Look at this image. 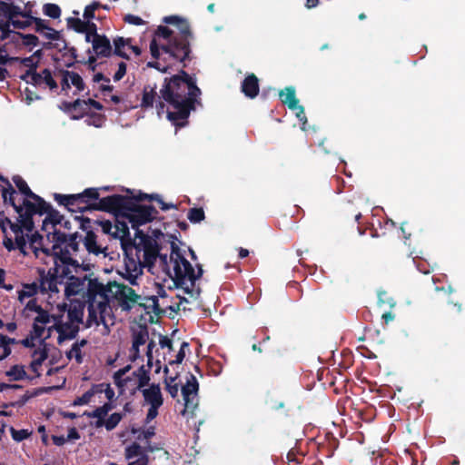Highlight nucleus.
Segmentation results:
<instances>
[{
    "instance_id": "obj_1",
    "label": "nucleus",
    "mask_w": 465,
    "mask_h": 465,
    "mask_svg": "<svg viewBox=\"0 0 465 465\" xmlns=\"http://www.w3.org/2000/svg\"><path fill=\"white\" fill-rule=\"evenodd\" d=\"M63 216L56 213H50L43 220L42 230L46 232L47 239L53 243L51 252L48 249L39 247L37 253L41 251L46 252L47 257L53 262L54 267L48 271L50 278H45L41 283L44 291L58 292V284L64 285V294L67 298L79 296L89 300V316L96 324H104L107 327L114 323L110 302L115 301L118 306L125 312L130 311L134 305L140 303L141 296L124 284L108 282L106 285L95 279L84 276L79 278L74 275L80 269L89 271V264H80L69 256L63 245L65 244L64 234L56 230Z\"/></svg>"
},
{
    "instance_id": "obj_2",
    "label": "nucleus",
    "mask_w": 465,
    "mask_h": 465,
    "mask_svg": "<svg viewBox=\"0 0 465 465\" xmlns=\"http://www.w3.org/2000/svg\"><path fill=\"white\" fill-rule=\"evenodd\" d=\"M57 308L61 314L50 316L35 300L28 301L25 305V311L35 312L36 315L34 318L32 331L21 343L25 347L33 350L30 371L36 377L41 375L44 370L43 364L47 359L48 344L45 341L51 335L52 326L46 327V325L52 320L54 321V327L59 333L58 341L62 342L66 339L74 337L78 331V324L82 321L83 310L81 308L74 307L66 310L65 304L58 305Z\"/></svg>"
},
{
    "instance_id": "obj_3",
    "label": "nucleus",
    "mask_w": 465,
    "mask_h": 465,
    "mask_svg": "<svg viewBox=\"0 0 465 465\" xmlns=\"http://www.w3.org/2000/svg\"><path fill=\"white\" fill-rule=\"evenodd\" d=\"M0 180L6 185V187L1 185L4 202L10 203L18 214L17 223L10 224L11 230L15 233L16 243L24 254L33 252L37 255V251L42 245V237L38 233L33 232L32 216L37 213H46V218L50 213H60L54 211L49 212V204L35 194L21 177L15 176L13 180L23 195L22 204L20 203L21 199H18V194L11 184L2 177Z\"/></svg>"
},
{
    "instance_id": "obj_4",
    "label": "nucleus",
    "mask_w": 465,
    "mask_h": 465,
    "mask_svg": "<svg viewBox=\"0 0 465 465\" xmlns=\"http://www.w3.org/2000/svg\"><path fill=\"white\" fill-rule=\"evenodd\" d=\"M164 22L168 26H159L150 44L151 54L156 59L148 65L165 73L169 68L182 62L189 53L188 23L177 16H167Z\"/></svg>"
},
{
    "instance_id": "obj_5",
    "label": "nucleus",
    "mask_w": 465,
    "mask_h": 465,
    "mask_svg": "<svg viewBox=\"0 0 465 465\" xmlns=\"http://www.w3.org/2000/svg\"><path fill=\"white\" fill-rule=\"evenodd\" d=\"M158 261L173 286L177 290L178 298L188 302L199 297L201 289L198 281L203 271L201 267L195 270L174 243L172 244L170 255H160Z\"/></svg>"
},
{
    "instance_id": "obj_6",
    "label": "nucleus",
    "mask_w": 465,
    "mask_h": 465,
    "mask_svg": "<svg viewBox=\"0 0 465 465\" xmlns=\"http://www.w3.org/2000/svg\"><path fill=\"white\" fill-rule=\"evenodd\" d=\"M199 94V88L187 74L183 72L181 75L173 76L161 90V97L168 104L167 119L183 126Z\"/></svg>"
},
{
    "instance_id": "obj_7",
    "label": "nucleus",
    "mask_w": 465,
    "mask_h": 465,
    "mask_svg": "<svg viewBox=\"0 0 465 465\" xmlns=\"http://www.w3.org/2000/svg\"><path fill=\"white\" fill-rule=\"evenodd\" d=\"M101 203L108 209L119 211L120 216L134 229L151 222L155 214L153 207L132 203L119 195L104 198Z\"/></svg>"
},
{
    "instance_id": "obj_8",
    "label": "nucleus",
    "mask_w": 465,
    "mask_h": 465,
    "mask_svg": "<svg viewBox=\"0 0 465 465\" xmlns=\"http://www.w3.org/2000/svg\"><path fill=\"white\" fill-rule=\"evenodd\" d=\"M0 38L5 39L13 29H24L32 24L30 12L20 6L0 3Z\"/></svg>"
},
{
    "instance_id": "obj_9",
    "label": "nucleus",
    "mask_w": 465,
    "mask_h": 465,
    "mask_svg": "<svg viewBox=\"0 0 465 465\" xmlns=\"http://www.w3.org/2000/svg\"><path fill=\"white\" fill-rule=\"evenodd\" d=\"M147 371L141 367L136 371L130 372V368L119 370L114 373V381L122 392L134 393L149 381Z\"/></svg>"
},
{
    "instance_id": "obj_10",
    "label": "nucleus",
    "mask_w": 465,
    "mask_h": 465,
    "mask_svg": "<svg viewBox=\"0 0 465 465\" xmlns=\"http://www.w3.org/2000/svg\"><path fill=\"white\" fill-rule=\"evenodd\" d=\"M188 346L189 345L187 342H182L180 349L174 358H173V356L171 355L168 358H166V356H163V360L167 362V364L164 365L165 390L173 398H176L179 394L181 381L178 380V371H173L172 373L170 371V367H174L175 365L183 361V358L185 357V349H187Z\"/></svg>"
},
{
    "instance_id": "obj_11",
    "label": "nucleus",
    "mask_w": 465,
    "mask_h": 465,
    "mask_svg": "<svg viewBox=\"0 0 465 465\" xmlns=\"http://www.w3.org/2000/svg\"><path fill=\"white\" fill-rule=\"evenodd\" d=\"M114 398V391L107 383L93 385L82 396L77 397L74 401V406H83L89 403H102L104 401H112Z\"/></svg>"
},
{
    "instance_id": "obj_12",
    "label": "nucleus",
    "mask_w": 465,
    "mask_h": 465,
    "mask_svg": "<svg viewBox=\"0 0 465 465\" xmlns=\"http://www.w3.org/2000/svg\"><path fill=\"white\" fill-rule=\"evenodd\" d=\"M143 396L145 403L150 406L146 415V420L149 422L158 415V409L163 403L161 388L159 385L152 384L143 390Z\"/></svg>"
},
{
    "instance_id": "obj_13",
    "label": "nucleus",
    "mask_w": 465,
    "mask_h": 465,
    "mask_svg": "<svg viewBox=\"0 0 465 465\" xmlns=\"http://www.w3.org/2000/svg\"><path fill=\"white\" fill-rule=\"evenodd\" d=\"M279 95L283 104H287L291 110L296 111V116L302 122V129L305 130L307 119L303 107L299 104V100L296 98L295 89L293 87H286L280 92Z\"/></svg>"
},
{
    "instance_id": "obj_14",
    "label": "nucleus",
    "mask_w": 465,
    "mask_h": 465,
    "mask_svg": "<svg viewBox=\"0 0 465 465\" xmlns=\"http://www.w3.org/2000/svg\"><path fill=\"white\" fill-rule=\"evenodd\" d=\"M198 389L199 384L196 378L193 374H188L186 382L181 389L185 410H193L196 407Z\"/></svg>"
},
{
    "instance_id": "obj_15",
    "label": "nucleus",
    "mask_w": 465,
    "mask_h": 465,
    "mask_svg": "<svg viewBox=\"0 0 465 465\" xmlns=\"http://www.w3.org/2000/svg\"><path fill=\"white\" fill-rule=\"evenodd\" d=\"M61 85L62 91L66 94H69L70 93L73 94H77L84 88V84L82 77L78 74L71 71L62 72Z\"/></svg>"
},
{
    "instance_id": "obj_16",
    "label": "nucleus",
    "mask_w": 465,
    "mask_h": 465,
    "mask_svg": "<svg viewBox=\"0 0 465 465\" xmlns=\"http://www.w3.org/2000/svg\"><path fill=\"white\" fill-rule=\"evenodd\" d=\"M124 455L128 461L127 465H148L146 450L136 443L127 446Z\"/></svg>"
},
{
    "instance_id": "obj_17",
    "label": "nucleus",
    "mask_w": 465,
    "mask_h": 465,
    "mask_svg": "<svg viewBox=\"0 0 465 465\" xmlns=\"http://www.w3.org/2000/svg\"><path fill=\"white\" fill-rule=\"evenodd\" d=\"M85 40L92 43L96 54L107 56L112 52L110 41L105 36L96 35L95 32L87 34Z\"/></svg>"
},
{
    "instance_id": "obj_18",
    "label": "nucleus",
    "mask_w": 465,
    "mask_h": 465,
    "mask_svg": "<svg viewBox=\"0 0 465 465\" xmlns=\"http://www.w3.org/2000/svg\"><path fill=\"white\" fill-rule=\"evenodd\" d=\"M114 53L120 56L129 58L132 54L138 56L141 50L131 43V39L117 37L114 39Z\"/></svg>"
},
{
    "instance_id": "obj_19",
    "label": "nucleus",
    "mask_w": 465,
    "mask_h": 465,
    "mask_svg": "<svg viewBox=\"0 0 465 465\" xmlns=\"http://www.w3.org/2000/svg\"><path fill=\"white\" fill-rule=\"evenodd\" d=\"M41 51L36 50L31 56L23 58L21 63L24 66L28 68L27 73L22 76V78L29 83V82H36V75L34 72V69L36 67L37 64L40 61Z\"/></svg>"
},
{
    "instance_id": "obj_20",
    "label": "nucleus",
    "mask_w": 465,
    "mask_h": 465,
    "mask_svg": "<svg viewBox=\"0 0 465 465\" xmlns=\"http://www.w3.org/2000/svg\"><path fill=\"white\" fill-rule=\"evenodd\" d=\"M142 273L143 266L141 263H138L134 260H130L126 262L124 272L122 274L131 284H136L137 279L142 275Z\"/></svg>"
},
{
    "instance_id": "obj_21",
    "label": "nucleus",
    "mask_w": 465,
    "mask_h": 465,
    "mask_svg": "<svg viewBox=\"0 0 465 465\" xmlns=\"http://www.w3.org/2000/svg\"><path fill=\"white\" fill-rule=\"evenodd\" d=\"M148 341V332L141 331L134 335L133 344L130 352V358L134 361L140 355L141 347L145 346Z\"/></svg>"
},
{
    "instance_id": "obj_22",
    "label": "nucleus",
    "mask_w": 465,
    "mask_h": 465,
    "mask_svg": "<svg viewBox=\"0 0 465 465\" xmlns=\"http://www.w3.org/2000/svg\"><path fill=\"white\" fill-rule=\"evenodd\" d=\"M242 91L250 97L254 98L259 92L258 78L253 74H249L242 84Z\"/></svg>"
},
{
    "instance_id": "obj_23",
    "label": "nucleus",
    "mask_w": 465,
    "mask_h": 465,
    "mask_svg": "<svg viewBox=\"0 0 465 465\" xmlns=\"http://www.w3.org/2000/svg\"><path fill=\"white\" fill-rule=\"evenodd\" d=\"M35 29L36 32L39 33L43 37L47 39L49 43L54 41L55 38L58 37L59 35H61V32L50 27L45 21L41 19L35 20Z\"/></svg>"
},
{
    "instance_id": "obj_24",
    "label": "nucleus",
    "mask_w": 465,
    "mask_h": 465,
    "mask_svg": "<svg viewBox=\"0 0 465 465\" xmlns=\"http://www.w3.org/2000/svg\"><path fill=\"white\" fill-rule=\"evenodd\" d=\"M68 24L70 27H72L76 32L80 33H85V35L87 34H92L95 32V25L92 22H88L84 18V20H81L80 18H70L68 19Z\"/></svg>"
},
{
    "instance_id": "obj_25",
    "label": "nucleus",
    "mask_w": 465,
    "mask_h": 465,
    "mask_svg": "<svg viewBox=\"0 0 465 465\" xmlns=\"http://www.w3.org/2000/svg\"><path fill=\"white\" fill-rule=\"evenodd\" d=\"M83 196L97 199L99 193L96 189L90 188L86 189L82 194L58 195L56 198L59 199L60 203L70 205L73 204L76 199H79Z\"/></svg>"
},
{
    "instance_id": "obj_26",
    "label": "nucleus",
    "mask_w": 465,
    "mask_h": 465,
    "mask_svg": "<svg viewBox=\"0 0 465 465\" xmlns=\"http://www.w3.org/2000/svg\"><path fill=\"white\" fill-rule=\"evenodd\" d=\"M146 356H147V365L149 368H154V371L156 373L160 372L162 364L159 358H156L154 361V353L158 352V347L153 341H150L146 346Z\"/></svg>"
},
{
    "instance_id": "obj_27",
    "label": "nucleus",
    "mask_w": 465,
    "mask_h": 465,
    "mask_svg": "<svg viewBox=\"0 0 465 465\" xmlns=\"http://www.w3.org/2000/svg\"><path fill=\"white\" fill-rule=\"evenodd\" d=\"M84 244L90 253L98 255L103 253L105 248L97 244L96 236L94 232H88L84 237Z\"/></svg>"
},
{
    "instance_id": "obj_28",
    "label": "nucleus",
    "mask_w": 465,
    "mask_h": 465,
    "mask_svg": "<svg viewBox=\"0 0 465 465\" xmlns=\"http://www.w3.org/2000/svg\"><path fill=\"white\" fill-rule=\"evenodd\" d=\"M52 48L58 50L59 52L65 51V54L69 56L70 61L75 57L74 50L73 48L68 49L67 44L62 34L55 38L54 41L49 44Z\"/></svg>"
},
{
    "instance_id": "obj_29",
    "label": "nucleus",
    "mask_w": 465,
    "mask_h": 465,
    "mask_svg": "<svg viewBox=\"0 0 465 465\" xmlns=\"http://www.w3.org/2000/svg\"><path fill=\"white\" fill-rule=\"evenodd\" d=\"M38 285L36 283L24 284L17 292L18 300L21 303L25 302L27 299L32 298L37 293Z\"/></svg>"
},
{
    "instance_id": "obj_30",
    "label": "nucleus",
    "mask_w": 465,
    "mask_h": 465,
    "mask_svg": "<svg viewBox=\"0 0 465 465\" xmlns=\"http://www.w3.org/2000/svg\"><path fill=\"white\" fill-rule=\"evenodd\" d=\"M101 407L88 413V416L96 419L95 421H104L107 418L108 412L113 409L111 401H104Z\"/></svg>"
},
{
    "instance_id": "obj_31",
    "label": "nucleus",
    "mask_w": 465,
    "mask_h": 465,
    "mask_svg": "<svg viewBox=\"0 0 465 465\" xmlns=\"http://www.w3.org/2000/svg\"><path fill=\"white\" fill-rule=\"evenodd\" d=\"M123 416L121 413L114 412L108 416L104 421H95V427H104L107 430H114L121 421Z\"/></svg>"
},
{
    "instance_id": "obj_32",
    "label": "nucleus",
    "mask_w": 465,
    "mask_h": 465,
    "mask_svg": "<svg viewBox=\"0 0 465 465\" xmlns=\"http://www.w3.org/2000/svg\"><path fill=\"white\" fill-rule=\"evenodd\" d=\"M127 221L124 219V221L117 220L114 223V233L113 236L114 238L124 240L129 235V228L127 226Z\"/></svg>"
},
{
    "instance_id": "obj_33",
    "label": "nucleus",
    "mask_w": 465,
    "mask_h": 465,
    "mask_svg": "<svg viewBox=\"0 0 465 465\" xmlns=\"http://www.w3.org/2000/svg\"><path fill=\"white\" fill-rule=\"evenodd\" d=\"M85 344L86 341L84 340L81 341L80 342L74 343L67 352V357L70 360H74L77 363H80L83 360L82 348Z\"/></svg>"
},
{
    "instance_id": "obj_34",
    "label": "nucleus",
    "mask_w": 465,
    "mask_h": 465,
    "mask_svg": "<svg viewBox=\"0 0 465 465\" xmlns=\"http://www.w3.org/2000/svg\"><path fill=\"white\" fill-rule=\"evenodd\" d=\"M74 107H80L81 109L84 110L86 113H90L93 110H100L102 108V105L98 102H96L93 99L83 100V101L76 100L74 102Z\"/></svg>"
},
{
    "instance_id": "obj_35",
    "label": "nucleus",
    "mask_w": 465,
    "mask_h": 465,
    "mask_svg": "<svg viewBox=\"0 0 465 465\" xmlns=\"http://www.w3.org/2000/svg\"><path fill=\"white\" fill-rule=\"evenodd\" d=\"M6 376L10 381H20L25 378L26 372L23 365H14L6 371Z\"/></svg>"
},
{
    "instance_id": "obj_36",
    "label": "nucleus",
    "mask_w": 465,
    "mask_h": 465,
    "mask_svg": "<svg viewBox=\"0 0 465 465\" xmlns=\"http://www.w3.org/2000/svg\"><path fill=\"white\" fill-rule=\"evenodd\" d=\"M131 432L135 436L138 440H147L153 435V429L149 428L147 430H141L134 427L131 428Z\"/></svg>"
},
{
    "instance_id": "obj_37",
    "label": "nucleus",
    "mask_w": 465,
    "mask_h": 465,
    "mask_svg": "<svg viewBox=\"0 0 465 465\" xmlns=\"http://www.w3.org/2000/svg\"><path fill=\"white\" fill-rule=\"evenodd\" d=\"M155 96V92L153 88L146 87L144 88L143 94V100H142V105L143 106H152L153 104V99Z\"/></svg>"
},
{
    "instance_id": "obj_38",
    "label": "nucleus",
    "mask_w": 465,
    "mask_h": 465,
    "mask_svg": "<svg viewBox=\"0 0 465 465\" xmlns=\"http://www.w3.org/2000/svg\"><path fill=\"white\" fill-rule=\"evenodd\" d=\"M44 13L49 17L58 18L61 15V9L54 4H46L44 6Z\"/></svg>"
},
{
    "instance_id": "obj_39",
    "label": "nucleus",
    "mask_w": 465,
    "mask_h": 465,
    "mask_svg": "<svg viewBox=\"0 0 465 465\" xmlns=\"http://www.w3.org/2000/svg\"><path fill=\"white\" fill-rule=\"evenodd\" d=\"M42 80L50 89H54L57 87L55 81L53 79L51 73L47 70L43 72V74L40 76H36V82Z\"/></svg>"
},
{
    "instance_id": "obj_40",
    "label": "nucleus",
    "mask_w": 465,
    "mask_h": 465,
    "mask_svg": "<svg viewBox=\"0 0 465 465\" xmlns=\"http://www.w3.org/2000/svg\"><path fill=\"white\" fill-rule=\"evenodd\" d=\"M187 217L192 223H199L204 219V212L203 209L193 208L189 211Z\"/></svg>"
},
{
    "instance_id": "obj_41",
    "label": "nucleus",
    "mask_w": 465,
    "mask_h": 465,
    "mask_svg": "<svg viewBox=\"0 0 465 465\" xmlns=\"http://www.w3.org/2000/svg\"><path fill=\"white\" fill-rule=\"evenodd\" d=\"M12 437L16 441H21L30 436V432L27 430H16L14 428H10Z\"/></svg>"
},
{
    "instance_id": "obj_42",
    "label": "nucleus",
    "mask_w": 465,
    "mask_h": 465,
    "mask_svg": "<svg viewBox=\"0 0 465 465\" xmlns=\"http://www.w3.org/2000/svg\"><path fill=\"white\" fill-rule=\"evenodd\" d=\"M20 37L22 38V43L24 45L35 47L38 44V39L34 35H20Z\"/></svg>"
},
{
    "instance_id": "obj_43",
    "label": "nucleus",
    "mask_w": 465,
    "mask_h": 465,
    "mask_svg": "<svg viewBox=\"0 0 465 465\" xmlns=\"http://www.w3.org/2000/svg\"><path fill=\"white\" fill-rule=\"evenodd\" d=\"M160 347L163 351H163L164 354H166V353L171 354V352L173 350L171 341L165 337L161 338Z\"/></svg>"
},
{
    "instance_id": "obj_44",
    "label": "nucleus",
    "mask_w": 465,
    "mask_h": 465,
    "mask_svg": "<svg viewBox=\"0 0 465 465\" xmlns=\"http://www.w3.org/2000/svg\"><path fill=\"white\" fill-rule=\"evenodd\" d=\"M124 21L128 24L134 25H141L143 24V21L141 17L134 15H125Z\"/></svg>"
},
{
    "instance_id": "obj_45",
    "label": "nucleus",
    "mask_w": 465,
    "mask_h": 465,
    "mask_svg": "<svg viewBox=\"0 0 465 465\" xmlns=\"http://www.w3.org/2000/svg\"><path fill=\"white\" fill-rule=\"evenodd\" d=\"M125 73H126V64H125V63L122 62L118 64V69L114 75V80L115 81L121 80L124 77V75L125 74Z\"/></svg>"
},
{
    "instance_id": "obj_46",
    "label": "nucleus",
    "mask_w": 465,
    "mask_h": 465,
    "mask_svg": "<svg viewBox=\"0 0 465 465\" xmlns=\"http://www.w3.org/2000/svg\"><path fill=\"white\" fill-rule=\"evenodd\" d=\"M100 224H101L102 230L104 233H107V234H110L113 236L114 224H113L109 221L101 222Z\"/></svg>"
},
{
    "instance_id": "obj_47",
    "label": "nucleus",
    "mask_w": 465,
    "mask_h": 465,
    "mask_svg": "<svg viewBox=\"0 0 465 465\" xmlns=\"http://www.w3.org/2000/svg\"><path fill=\"white\" fill-rule=\"evenodd\" d=\"M12 341H13L12 339L0 334V349H1L2 352L5 351V348L10 349L9 345Z\"/></svg>"
},
{
    "instance_id": "obj_48",
    "label": "nucleus",
    "mask_w": 465,
    "mask_h": 465,
    "mask_svg": "<svg viewBox=\"0 0 465 465\" xmlns=\"http://www.w3.org/2000/svg\"><path fill=\"white\" fill-rule=\"evenodd\" d=\"M80 439V435L78 433V431L76 430V429L74 428H71L69 430H68V433H67V436H66V440L70 442H73L74 440H77Z\"/></svg>"
},
{
    "instance_id": "obj_49",
    "label": "nucleus",
    "mask_w": 465,
    "mask_h": 465,
    "mask_svg": "<svg viewBox=\"0 0 465 465\" xmlns=\"http://www.w3.org/2000/svg\"><path fill=\"white\" fill-rule=\"evenodd\" d=\"M94 11L87 5L84 12V18L88 22H92V19L94 17Z\"/></svg>"
},
{
    "instance_id": "obj_50",
    "label": "nucleus",
    "mask_w": 465,
    "mask_h": 465,
    "mask_svg": "<svg viewBox=\"0 0 465 465\" xmlns=\"http://www.w3.org/2000/svg\"><path fill=\"white\" fill-rule=\"evenodd\" d=\"M14 234L15 235V232H14ZM15 240L16 241L15 238ZM4 244H5V248H7L8 250H13L16 247L21 251V249L18 247L17 243L15 242V246L14 242L9 238H7L4 241Z\"/></svg>"
},
{
    "instance_id": "obj_51",
    "label": "nucleus",
    "mask_w": 465,
    "mask_h": 465,
    "mask_svg": "<svg viewBox=\"0 0 465 465\" xmlns=\"http://www.w3.org/2000/svg\"><path fill=\"white\" fill-rule=\"evenodd\" d=\"M53 441L54 444L60 446L67 442L66 437L64 436H53Z\"/></svg>"
},
{
    "instance_id": "obj_52",
    "label": "nucleus",
    "mask_w": 465,
    "mask_h": 465,
    "mask_svg": "<svg viewBox=\"0 0 465 465\" xmlns=\"http://www.w3.org/2000/svg\"><path fill=\"white\" fill-rule=\"evenodd\" d=\"M157 288V296L161 299H164L167 297V293H166V291L164 290V287L160 285V284H157L156 286Z\"/></svg>"
},
{
    "instance_id": "obj_53",
    "label": "nucleus",
    "mask_w": 465,
    "mask_h": 465,
    "mask_svg": "<svg viewBox=\"0 0 465 465\" xmlns=\"http://www.w3.org/2000/svg\"><path fill=\"white\" fill-rule=\"evenodd\" d=\"M318 4L319 0H306V7L309 9L317 6Z\"/></svg>"
},
{
    "instance_id": "obj_54",
    "label": "nucleus",
    "mask_w": 465,
    "mask_h": 465,
    "mask_svg": "<svg viewBox=\"0 0 465 465\" xmlns=\"http://www.w3.org/2000/svg\"><path fill=\"white\" fill-rule=\"evenodd\" d=\"M5 271L0 269V285L3 287H4L3 283L5 281ZM5 288H6L7 290H11L12 286H5Z\"/></svg>"
},
{
    "instance_id": "obj_55",
    "label": "nucleus",
    "mask_w": 465,
    "mask_h": 465,
    "mask_svg": "<svg viewBox=\"0 0 465 465\" xmlns=\"http://www.w3.org/2000/svg\"><path fill=\"white\" fill-rule=\"evenodd\" d=\"M94 12L100 8V7H103V5L99 3V2H93L91 3L90 5H88ZM104 8H107L106 6H104Z\"/></svg>"
},
{
    "instance_id": "obj_56",
    "label": "nucleus",
    "mask_w": 465,
    "mask_h": 465,
    "mask_svg": "<svg viewBox=\"0 0 465 465\" xmlns=\"http://www.w3.org/2000/svg\"><path fill=\"white\" fill-rule=\"evenodd\" d=\"M11 353V349H5V351L0 354V361L5 359Z\"/></svg>"
},
{
    "instance_id": "obj_57",
    "label": "nucleus",
    "mask_w": 465,
    "mask_h": 465,
    "mask_svg": "<svg viewBox=\"0 0 465 465\" xmlns=\"http://www.w3.org/2000/svg\"><path fill=\"white\" fill-rule=\"evenodd\" d=\"M248 254H249L248 250H246V249H242H242H240L239 255H240V257H241V258H244V257H246Z\"/></svg>"
},
{
    "instance_id": "obj_58",
    "label": "nucleus",
    "mask_w": 465,
    "mask_h": 465,
    "mask_svg": "<svg viewBox=\"0 0 465 465\" xmlns=\"http://www.w3.org/2000/svg\"><path fill=\"white\" fill-rule=\"evenodd\" d=\"M382 317L388 322L393 319V315L391 312L384 313Z\"/></svg>"
},
{
    "instance_id": "obj_59",
    "label": "nucleus",
    "mask_w": 465,
    "mask_h": 465,
    "mask_svg": "<svg viewBox=\"0 0 465 465\" xmlns=\"http://www.w3.org/2000/svg\"><path fill=\"white\" fill-rule=\"evenodd\" d=\"M103 79H104V76H103V74H96L94 76V80L95 82H100V81H101V80H103Z\"/></svg>"
},
{
    "instance_id": "obj_60",
    "label": "nucleus",
    "mask_w": 465,
    "mask_h": 465,
    "mask_svg": "<svg viewBox=\"0 0 465 465\" xmlns=\"http://www.w3.org/2000/svg\"><path fill=\"white\" fill-rule=\"evenodd\" d=\"M64 416L67 417V418H70V419H74V418H75L76 415L74 413H73V412H65L64 414Z\"/></svg>"
},
{
    "instance_id": "obj_61",
    "label": "nucleus",
    "mask_w": 465,
    "mask_h": 465,
    "mask_svg": "<svg viewBox=\"0 0 465 465\" xmlns=\"http://www.w3.org/2000/svg\"><path fill=\"white\" fill-rule=\"evenodd\" d=\"M161 204H162V209L163 210H168L171 207H174L173 204L168 205V204H165L163 203H161Z\"/></svg>"
},
{
    "instance_id": "obj_62",
    "label": "nucleus",
    "mask_w": 465,
    "mask_h": 465,
    "mask_svg": "<svg viewBox=\"0 0 465 465\" xmlns=\"http://www.w3.org/2000/svg\"><path fill=\"white\" fill-rule=\"evenodd\" d=\"M111 100L114 103V104H117L120 102V98L116 95H112L111 96Z\"/></svg>"
},
{
    "instance_id": "obj_63",
    "label": "nucleus",
    "mask_w": 465,
    "mask_h": 465,
    "mask_svg": "<svg viewBox=\"0 0 465 465\" xmlns=\"http://www.w3.org/2000/svg\"><path fill=\"white\" fill-rule=\"evenodd\" d=\"M25 101H26V104H30L32 103V101H33V97H32V96L27 95V96L25 97Z\"/></svg>"
},
{
    "instance_id": "obj_64",
    "label": "nucleus",
    "mask_w": 465,
    "mask_h": 465,
    "mask_svg": "<svg viewBox=\"0 0 465 465\" xmlns=\"http://www.w3.org/2000/svg\"><path fill=\"white\" fill-rule=\"evenodd\" d=\"M163 113V105L160 104V108L158 109V114L161 115Z\"/></svg>"
}]
</instances>
